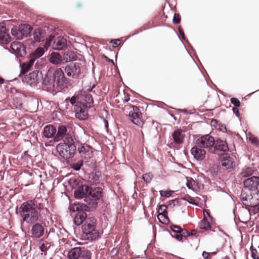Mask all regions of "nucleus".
Returning <instances> with one entry per match:
<instances>
[{
  "instance_id": "1",
  "label": "nucleus",
  "mask_w": 259,
  "mask_h": 259,
  "mask_svg": "<svg viewBox=\"0 0 259 259\" xmlns=\"http://www.w3.org/2000/svg\"><path fill=\"white\" fill-rule=\"evenodd\" d=\"M39 198H34L23 202L18 208L23 222L29 224L35 223L40 217V210L44 209V205Z\"/></svg>"
},
{
  "instance_id": "2",
  "label": "nucleus",
  "mask_w": 259,
  "mask_h": 259,
  "mask_svg": "<svg viewBox=\"0 0 259 259\" xmlns=\"http://www.w3.org/2000/svg\"><path fill=\"white\" fill-rule=\"evenodd\" d=\"M97 225V220L94 217H89L86 219L81 227L82 239L93 241L99 238L100 235Z\"/></svg>"
},
{
  "instance_id": "3",
  "label": "nucleus",
  "mask_w": 259,
  "mask_h": 259,
  "mask_svg": "<svg viewBox=\"0 0 259 259\" xmlns=\"http://www.w3.org/2000/svg\"><path fill=\"white\" fill-rule=\"evenodd\" d=\"M84 102L77 101L74 107L75 117L79 120H84L88 118V109L92 107L94 101L92 95L90 93L83 95Z\"/></svg>"
},
{
  "instance_id": "4",
  "label": "nucleus",
  "mask_w": 259,
  "mask_h": 259,
  "mask_svg": "<svg viewBox=\"0 0 259 259\" xmlns=\"http://www.w3.org/2000/svg\"><path fill=\"white\" fill-rule=\"evenodd\" d=\"M76 150L74 141L60 143L57 146V150L60 156L66 160L73 157Z\"/></svg>"
},
{
  "instance_id": "5",
  "label": "nucleus",
  "mask_w": 259,
  "mask_h": 259,
  "mask_svg": "<svg viewBox=\"0 0 259 259\" xmlns=\"http://www.w3.org/2000/svg\"><path fill=\"white\" fill-rule=\"evenodd\" d=\"M51 76L54 79L58 91L67 88L68 81L61 68H59L55 69L51 74Z\"/></svg>"
},
{
  "instance_id": "6",
  "label": "nucleus",
  "mask_w": 259,
  "mask_h": 259,
  "mask_svg": "<svg viewBox=\"0 0 259 259\" xmlns=\"http://www.w3.org/2000/svg\"><path fill=\"white\" fill-rule=\"evenodd\" d=\"M103 190L101 187H97L93 189L91 188L84 201L93 207H95L102 197Z\"/></svg>"
},
{
  "instance_id": "7",
  "label": "nucleus",
  "mask_w": 259,
  "mask_h": 259,
  "mask_svg": "<svg viewBox=\"0 0 259 259\" xmlns=\"http://www.w3.org/2000/svg\"><path fill=\"white\" fill-rule=\"evenodd\" d=\"M90 251L81 247H74L68 252V259H91Z\"/></svg>"
},
{
  "instance_id": "8",
  "label": "nucleus",
  "mask_w": 259,
  "mask_h": 259,
  "mask_svg": "<svg viewBox=\"0 0 259 259\" xmlns=\"http://www.w3.org/2000/svg\"><path fill=\"white\" fill-rule=\"evenodd\" d=\"M61 140H63V142L68 143L74 141L72 135L67 132V127L64 125L58 126L54 139V142H59Z\"/></svg>"
},
{
  "instance_id": "9",
  "label": "nucleus",
  "mask_w": 259,
  "mask_h": 259,
  "mask_svg": "<svg viewBox=\"0 0 259 259\" xmlns=\"http://www.w3.org/2000/svg\"><path fill=\"white\" fill-rule=\"evenodd\" d=\"M196 144L200 148L207 149L211 153L213 146L215 145L214 138L209 134H206L197 138Z\"/></svg>"
},
{
  "instance_id": "10",
  "label": "nucleus",
  "mask_w": 259,
  "mask_h": 259,
  "mask_svg": "<svg viewBox=\"0 0 259 259\" xmlns=\"http://www.w3.org/2000/svg\"><path fill=\"white\" fill-rule=\"evenodd\" d=\"M31 27L28 24H21L18 27H14L11 29L12 35L17 39H22L25 37H28L31 32Z\"/></svg>"
},
{
  "instance_id": "11",
  "label": "nucleus",
  "mask_w": 259,
  "mask_h": 259,
  "mask_svg": "<svg viewBox=\"0 0 259 259\" xmlns=\"http://www.w3.org/2000/svg\"><path fill=\"white\" fill-rule=\"evenodd\" d=\"M52 42V48L54 50H62L67 45V40L61 36L55 37L54 36H50L46 44L51 46Z\"/></svg>"
},
{
  "instance_id": "12",
  "label": "nucleus",
  "mask_w": 259,
  "mask_h": 259,
  "mask_svg": "<svg viewBox=\"0 0 259 259\" xmlns=\"http://www.w3.org/2000/svg\"><path fill=\"white\" fill-rule=\"evenodd\" d=\"M65 71L68 76L77 78L81 73L80 64L79 63H70L66 66Z\"/></svg>"
},
{
  "instance_id": "13",
  "label": "nucleus",
  "mask_w": 259,
  "mask_h": 259,
  "mask_svg": "<svg viewBox=\"0 0 259 259\" xmlns=\"http://www.w3.org/2000/svg\"><path fill=\"white\" fill-rule=\"evenodd\" d=\"M56 85L54 79L51 76V74L48 72L42 81V87L43 89L50 93H56L59 91Z\"/></svg>"
},
{
  "instance_id": "14",
  "label": "nucleus",
  "mask_w": 259,
  "mask_h": 259,
  "mask_svg": "<svg viewBox=\"0 0 259 259\" xmlns=\"http://www.w3.org/2000/svg\"><path fill=\"white\" fill-rule=\"evenodd\" d=\"M9 50L17 57H23L26 54V48L21 42L15 41L10 45Z\"/></svg>"
},
{
  "instance_id": "15",
  "label": "nucleus",
  "mask_w": 259,
  "mask_h": 259,
  "mask_svg": "<svg viewBox=\"0 0 259 259\" xmlns=\"http://www.w3.org/2000/svg\"><path fill=\"white\" fill-rule=\"evenodd\" d=\"M38 71H34L25 75L22 79L23 82L31 87L35 86L38 81Z\"/></svg>"
},
{
  "instance_id": "16",
  "label": "nucleus",
  "mask_w": 259,
  "mask_h": 259,
  "mask_svg": "<svg viewBox=\"0 0 259 259\" xmlns=\"http://www.w3.org/2000/svg\"><path fill=\"white\" fill-rule=\"evenodd\" d=\"M259 184V177L253 176L244 182V188L249 191H255L257 189Z\"/></svg>"
},
{
  "instance_id": "17",
  "label": "nucleus",
  "mask_w": 259,
  "mask_h": 259,
  "mask_svg": "<svg viewBox=\"0 0 259 259\" xmlns=\"http://www.w3.org/2000/svg\"><path fill=\"white\" fill-rule=\"evenodd\" d=\"M229 151V147L227 142L221 139L215 141V145L213 146L211 153L215 154L218 151L227 152Z\"/></svg>"
},
{
  "instance_id": "18",
  "label": "nucleus",
  "mask_w": 259,
  "mask_h": 259,
  "mask_svg": "<svg viewBox=\"0 0 259 259\" xmlns=\"http://www.w3.org/2000/svg\"><path fill=\"white\" fill-rule=\"evenodd\" d=\"M91 188L86 185H81L74 190V195L76 198H84L88 195Z\"/></svg>"
},
{
  "instance_id": "19",
  "label": "nucleus",
  "mask_w": 259,
  "mask_h": 259,
  "mask_svg": "<svg viewBox=\"0 0 259 259\" xmlns=\"http://www.w3.org/2000/svg\"><path fill=\"white\" fill-rule=\"evenodd\" d=\"M81 156L84 159L90 158L93 155L92 148L87 144L81 145L77 149Z\"/></svg>"
},
{
  "instance_id": "20",
  "label": "nucleus",
  "mask_w": 259,
  "mask_h": 259,
  "mask_svg": "<svg viewBox=\"0 0 259 259\" xmlns=\"http://www.w3.org/2000/svg\"><path fill=\"white\" fill-rule=\"evenodd\" d=\"M203 148H200L197 144L191 149V153L194 157L197 160H202L206 155V151Z\"/></svg>"
},
{
  "instance_id": "21",
  "label": "nucleus",
  "mask_w": 259,
  "mask_h": 259,
  "mask_svg": "<svg viewBox=\"0 0 259 259\" xmlns=\"http://www.w3.org/2000/svg\"><path fill=\"white\" fill-rule=\"evenodd\" d=\"M11 41V37L6 27L0 23V44H7Z\"/></svg>"
},
{
  "instance_id": "22",
  "label": "nucleus",
  "mask_w": 259,
  "mask_h": 259,
  "mask_svg": "<svg viewBox=\"0 0 259 259\" xmlns=\"http://www.w3.org/2000/svg\"><path fill=\"white\" fill-rule=\"evenodd\" d=\"M221 164L227 169L233 168L235 165L234 159L228 154H224L221 157Z\"/></svg>"
},
{
  "instance_id": "23",
  "label": "nucleus",
  "mask_w": 259,
  "mask_h": 259,
  "mask_svg": "<svg viewBox=\"0 0 259 259\" xmlns=\"http://www.w3.org/2000/svg\"><path fill=\"white\" fill-rule=\"evenodd\" d=\"M56 132L57 129L54 125L48 124L44 127L42 135L44 137L47 139L53 138L54 139Z\"/></svg>"
},
{
  "instance_id": "24",
  "label": "nucleus",
  "mask_w": 259,
  "mask_h": 259,
  "mask_svg": "<svg viewBox=\"0 0 259 259\" xmlns=\"http://www.w3.org/2000/svg\"><path fill=\"white\" fill-rule=\"evenodd\" d=\"M44 230V228L41 224L35 223L31 227V233L34 237L39 238L43 236Z\"/></svg>"
},
{
  "instance_id": "25",
  "label": "nucleus",
  "mask_w": 259,
  "mask_h": 259,
  "mask_svg": "<svg viewBox=\"0 0 259 259\" xmlns=\"http://www.w3.org/2000/svg\"><path fill=\"white\" fill-rule=\"evenodd\" d=\"M89 181L92 184L100 183L102 179V173L100 171L94 170L89 174Z\"/></svg>"
},
{
  "instance_id": "26",
  "label": "nucleus",
  "mask_w": 259,
  "mask_h": 259,
  "mask_svg": "<svg viewBox=\"0 0 259 259\" xmlns=\"http://www.w3.org/2000/svg\"><path fill=\"white\" fill-rule=\"evenodd\" d=\"M172 137L174 142L178 145L183 143L185 137L184 132L181 129H177L172 134Z\"/></svg>"
},
{
  "instance_id": "27",
  "label": "nucleus",
  "mask_w": 259,
  "mask_h": 259,
  "mask_svg": "<svg viewBox=\"0 0 259 259\" xmlns=\"http://www.w3.org/2000/svg\"><path fill=\"white\" fill-rule=\"evenodd\" d=\"M87 214L83 210L77 212L74 218V224L77 226L81 225L83 221H85L87 219Z\"/></svg>"
},
{
  "instance_id": "28",
  "label": "nucleus",
  "mask_w": 259,
  "mask_h": 259,
  "mask_svg": "<svg viewBox=\"0 0 259 259\" xmlns=\"http://www.w3.org/2000/svg\"><path fill=\"white\" fill-rule=\"evenodd\" d=\"M34 58H30L28 62L20 64L21 73L25 74L28 72L34 63Z\"/></svg>"
},
{
  "instance_id": "29",
  "label": "nucleus",
  "mask_w": 259,
  "mask_h": 259,
  "mask_svg": "<svg viewBox=\"0 0 259 259\" xmlns=\"http://www.w3.org/2000/svg\"><path fill=\"white\" fill-rule=\"evenodd\" d=\"M34 41L36 42L42 41L45 38V31L40 29H35L33 33Z\"/></svg>"
},
{
  "instance_id": "30",
  "label": "nucleus",
  "mask_w": 259,
  "mask_h": 259,
  "mask_svg": "<svg viewBox=\"0 0 259 259\" xmlns=\"http://www.w3.org/2000/svg\"><path fill=\"white\" fill-rule=\"evenodd\" d=\"M50 62L53 64H59L62 61V56L57 52H53L50 55Z\"/></svg>"
},
{
  "instance_id": "31",
  "label": "nucleus",
  "mask_w": 259,
  "mask_h": 259,
  "mask_svg": "<svg viewBox=\"0 0 259 259\" xmlns=\"http://www.w3.org/2000/svg\"><path fill=\"white\" fill-rule=\"evenodd\" d=\"M63 58L66 62H70L75 60L77 57L74 52L67 51L64 52Z\"/></svg>"
},
{
  "instance_id": "32",
  "label": "nucleus",
  "mask_w": 259,
  "mask_h": 259,
  "mask_svg": "<svg viewBox=\"0 0 259 259\" xmlns=\"http://www.w3.org/2000/svg\"><path fill=\"white\" fill-rule=\"evenodd\" d=\"M128 116L130 120L134 124L139 125L141 123V120L139 113H136L134 112H129Z\"/></svg>"
},
{
  "instance_id": "33",
  "label": "nucleus",
  "mask_w": 259,
  "mask_h": 259,
  "mask_svg": "<svg viewBox=\"0 0 259 259\" xmlns=\"http://www.w3.org/2000/svg\"><path fill=\"white\" fill-rule=\"evenodd\" d=\"M85 207V205H80L79 204L73 203L70 205L69 209L72 212H79L83 210Z\"/></svg>"
},
{
  "instance_id": "34",
  "label": "nucleus",
  "mask_w": 259,
  "mask_h": 259,
  "mask_svg": "<svg viewBox=\"0 0 259 259\" xmlns=\"http://www.w3.org/2000/svg\"><path fill=\"white\" fill-rule=\"evenodd\" d=\"M45 53V50L44 48L39 47L37 48L35 51L32 54L31 58H39L41 57Z\"/></svg>"
},
{
  "instance_id": "35",
  "label": "nucleus",
  "mask_w": 259,
  "mask_h": 259,
  "mask_svg": "<svg viewBox=\"0 0 259 259\" xmlns=\"http://www.w3.org/2000/svg\"><path fill=\"white\" fill-rule=\"evenodd\" d=\"M253 170L249 167H244L242 170L241 175L243 177H249L252 175Z\"/></svg>"
},
{
  "instance_id": "36",
  "label": "nucleus",
  "mask_w": 259,
  "mask_h": 259,
  "mask_svg": "<svg viewBox=\"0 0 259 259\" xmlns=\"http://www.w3.org/2000/svg\"><path fill=\"white\" fill-rule=\"evenodd\" d=\"M199 227L202 229L207 230L210 228V225L206 219H203L201 221Z\"/></svg>"
},
{
  "instance_id": "37",
  "label": "nucleus",
  "mask_w": 259,
  "mask_h": 259,
  "mask_svg": "<svg viewBox=\"0 0 259 259\" xmlns=\"http://www.w3.org/2000/svg\"><path fill=\"white\" fill-rule=\"evenodd\" d=\"M157 217L159 222L162 224H166L169 222V219L166 214H158Z\"/></svg>"
},
{
  "instance_id": "38",
  "label": "nucleus",
  "mask_w": 259,
  "mask_h": 259,
  "mask_svg": "<svg viewBox=\"0 0 259 259\" xmlns=\"http://www.w3.org/2000/svg\"><path fill=\"white\" fill-rule=\"evenodd\" d=\"M187 179V187L189 189L193 190L194 189L193 187L196 185V182L191 178L186 177Z\"/></svg>"
},
{
  "instance_id": "39",
  "label": "nucleus",
  "mask_w": 259,
  "mask_h": 259,
  "mask_svg": "<svg viewBox=\"0 0 259 259\" xmlns=\"http://www.w3.org/2000/svg\"><path fill=\"white\" fill-rule=\"evenodd\" d=\"M71 167L76 171L79 170L83 165V162L81 160H79L77 162L70 164Z\"/></svg>"
},
{
  "instance_id": "40",
  "label": "nucleus",
  "mask_w": 259,
  "mask_h": 259,
  "mask_svg": "<svg viewBox=\"0 0 259 259\" xmlns=\"http://www.w3.org/2000/svg\"><path fill=\"white\" fill-rule=\"evenodd\" d=\"M152 178L153 175L151 172L146 173L143 175V179L147 183H149Z\"/></svg>"
},
{
  "instance_id": "41",
  "label": "nucleus",
  "mask_w": 259,
  "mask_h": 259,
  "mask_svg": "<svg viewBox=\"0 0 259 259\" xmlns=\"http://www.w3.org/2000/svg\"><path fill=\"white\" fill-rule=\"evenodd\" d=\"M167 208L165 205H160L158 210V214H167Z\"/></svg>"
},
{
  "instance_id": "42",
  "label": "nucleus",
  "mask_w": 259,
  "mask_h": 259,
  "mask_svg": "<svg viewBox=\"0 0 259 259\" xmlns=\"http://www.w3.org/2000/svg\"><path fill=\"white\" fill-rule=\"evenodd\" d=\"M250 250L251 252V257L253 259H259V256L258 255V252L256 249H254L253 246H251Z\"/></svg>"
},
{
  "instance_id": "43",
  "label": "nucleus",
  "mask_w": 259,
  "mask_h": 259,
  "mask_svg": "<svg viewBox=\"0 0 259 259\" xmlns=\"http://www.w3.org/2000/svg\"><path fill=\"white\" fill-rule=\"evenodd\" d=\"M170 227L174 232L180 233L182 231V228L179 226L171 225Z\"/></svg>"
},
{
  "instance_id": "44",
  "label": "nucleus",
  "mask_w": 259,
  "mask_h": 259,
  "mask_svg": "<svg viewBox=\"0 0 259 259\" xmlns=\"http://www.w3.org/2000/svg\"><path fill=\"white\" fill-rule=\"evenodd\" d=\"M231 102L234 105L235 107H239L240 106V101L236 98H232L231 99Z\"/></svg>"
},
{
  "instance_id": "45",
  "label": "nucleus",
  "mask_w": 259,
  "mask_h": 259,
  "mask_svg": "<svg viewBox=\"0 0 259 259\" xmlns=\"http://www.w3.org/2000/svg\"><path fill=\"white\" fill-rule=\"evenodd\" d=\"M173 23L174 24H178L181 21V17L179 14L175 13L173 18Z\"/></svg>"
},
{
  "instance_id": "46",
  "label": "nucleus",
  "mask_w": 259,
  "mask_h": 259,
  "mask_svg": "<svg viewBox=\"0 0 259 259\" xmlns=\"http://www.w3.org/2000/svg\"><path fill=\"white\" fill-rule=\"evenodd\" d=\"M160 194L162 197H168L171 195V192L170 191H160Z\"/></svg>"
},
{
  "instance_id": "47",
  "label": "nucleus",
  "mask_w": 259,
  "mask_h": 259,
  "mask_svg": "<svg viewBox=\"0 0 259 259\" xmlns=\"http://www.w3.org/2000/svg\"><path fill=\"white\" fill-rule=\"evenodd\" d=\"M78 99V96H72L71 98H67L66 101H69L72 105H74L76 102V100Z\"/></svg>"
},
{
  "instance_id": "48",
  "label": "nucleus",
  "mask_w": 259,
  "mask_h": 259,
  "mask_svg": "<svg viewBox=\"0 0 259 259\" xmlns=\"http://www.w3.org/2000/svg\"><path fill=\"white\" fill-rule=\"evenodd\" d=\"M180 233L181 234L182 237L190 236V232H189L188 230L186 229H182V231H181Z\"/></svg>"
},
{
  "instance_id": "49",
  "label": "nucleus",
  "mask_w": 259,
  "mask_h": 259,
  "mask_svg": "<svg viewBox=\"0 0 259 259\" xmlns=\"http://www.w3.org/2000/svg\"><path fill=\"white\" fill-rule=\"evenodd\" d=\"M110 43L113 44L114 46L113 47H115L116 46H118L120 44V41L119 39H114L110 41Z\"/></svg>"
},
{
  "instance_id": "50",
  "label": "nucleus",
  "mask_w": 259,
  "mask_h": 259,
  "mask_svg": "<svg viewBox=\"0 0 259 259\" xmlns=\"http://www.w3.org/2000/svg\"><path fill=\"white\" fill-rule=\"evenodd\" d=\"M172 237L176 238L178 241H181L183 239V237L181 233L180 234H176L175 235H171Z\"/></svg>"
},
{
  "instance_id": "51",
  "label": "nucleus",
  "mask_w": 259,
  "mask_h": 259,
  "mask_svg": "<svg viewBox=\"0 0 259 259\" xmlns=\"http://www.w3.org/2000/svg\"><path fill=\"white\" fill-rule=\"evenodd\" d=\"M39 248L42 252H46L48 250L47 247L44 244H42L39 246Z\"/></svg>"
},
{
  "instance_id": "52",
  "label": "nucleus",
  "mask_w": 259,
  "mask_h": 259,
  "mask_svg": "<svg viewBox=\"0 0 259 259\" xmlns=\"http://www.w3.org/2000/svg\"><path fill=\"white\" fill-rule=\"evenodd\" d=\"M132 107L133 108V110L131 111L130 112H134L136 113H139V109L138 107L136 106H132Z\"/></svg>"
},
{
  "instance_id": "53",
  "label": "nucleus",
  "mask_w": 259,
  "mask_h": 259,
  "mask_svg": "<svg viewBox=\"0 0 259 259\" xmlns=\"http://www.w3.org/2000/svg\"><path fill=\"white\" fill-rule=\"evenodd\" d=\"M179 32L180 34L181 35V36H182V38L185 40L186 39V37L185 36L184 32L183 29L179 28Z\"/></svg>"
},
{
  "instance_id": "54",
  "label": "nucleus",
  "mask_w": 259,
  "mask_h": 259,
  "mask_svg": "<svg viewBox=\"0 0 259 259\" xmlns=\"http://www.w3.org/2000/svg\"><path fill=\"white\" fill-rule=\"evenodd\" d=\"M233 112L236 115L237 117L239 116V110L236 107H233L232 109Z\"/></svg>"
},
{
  "instance_id": "55",
  "label": "nucleus",
  "mask_w": 259,
  "mask_h": 259,
  "mask_svg": "<svg viewBox=\"0 0 259 259\" xmlns=\"http://www.w3.org/2000/svg\"><path fill=\"white\" fill-rule=\"evenodd\" d=\"M102 119H103V121L104 123L105 127L106 128V130L107 131L108 130V122L105 118H102Z\"/></svg>"
},
{
  "instance_id": "56",
  "label": "nucleus",
  "mask_w": 259,
  "mask_h": 259,
  "mask_svg": "<svg viewBox=\"0 0 259 259\" xmlns=\"http://www.w3.org/2000/svg\"><path fill=\"white\" fill-rule=\"evenodd\" d=\"M208 255H209V254L208 252H206L205 251H204L203 252H202V256L205 258V259H207L208 258Z\"/></svg>"
},
{
  "instance_id": "57",
  "label": "nucleus",
  "mask_w": 259,
  "mask_h": 259,
  "mask_svg": "<svg viewBox=\"0 0 259 259\" xmlns=\"http://www.w3.org/2000/svg\"><path fill=\"white\" fill-rule=\"evenodd\" d=\"M254 210L256 212L259 211V203L257 205H256L254 206Z\"/></svg>"
},
{
  "instance_id": "58",
  "label": "nucleus",
  "mask_w": 259,
  "mask_h": 259,
  "mask_svg": "<svg viewBox=\"0 0 259 259\" xmlns=\"http://www.w3.org/2000/svg\"><path fill=\"white\" fill-rule=\"evenodd\" d=\"M196 231L193 230H192L191 232H190V236H193V235H195L196 234Z\"/></svg>"
},
{
  "instance_id": "59",
  "label": "nucleus",
  "mask_w": 259,
  "mask_h": 259,
  "mask_svg": "<svg viewBox=\"0 0 259 259\" xmlns=\"http://www.w3.org/2000/svg\"><path fill=\"white\" fill-rule=\"evenodd\" d=\"M130 100V97L128 96H126L124 101L125 102H128Z\"/></svg>"
},
{
  "instance_id": "60",
  "label": "nucleus",
  "mask_w": 259,
  "mask_h": 259,
  "mask_svg": "<svg viewBox=\"0 0 259 259\" xmlns=\"http://www.w3.org/2000/svg\"><path fill=\"white\" fill-rule=\"evenodd\" d=\"M179 111L184 113H187V111L185 109H179Z\"/></svg>"
},
{
  "instance_id": "61",
  "label": "nucleus",
  "mask_w": 259,
  "mask_h": 259,
  "mask_svg": "<svg viewBox=\"0 0 259 259\" xmlns=\"http://www.w3.org/2000/svg\"><path fill=\"white\" fill-rule=\"evenodd\" d=\"M3 83H4V79L1 78V77H0V83L2 84Z\"/></svg>"
},
{
  "instance_id": "62",
  "label": "nucleus",
  "mask_w": 259,
  "mask_h": 259,
  "mask_svg": "<svg viewBox=\"0 0 259 259\" xmlns=\"http://www.w3.org/2000/svg\"><path fill=\"white\" fill-rule=\"evenodd\" d=\"M190 200H191L190 201H189V202L190 203L193 204L194 200L191 198H190Z\"/></svg>"
},
{
  "instance_id": "63",
  "label": "nucleus",
  "mask_w": 259,
  "mask_h": 259,
  "mask_svg": "<svg viewBox=\"0 0 259 259\" xmlns=\"http://www.w3.org/2000/svg\"><path fill=\"white\" fill-rule=\"evenodd\" d=\"M175 201H176V200H173L171 201V202H172V203H174ZM174 205H175V204H174Z\"/></svg>"
},
{
  "instance_id": "64",
  "label": "nucleus",
  "mask_w": 259,
  "mask_h": 259,
  "mask_svg": "<svg viewBox=\"0 0 259 259\" xmlns=\"http://www.w3.org/2000/svg\"><path fill=\"white\" fill-rule=\"evenodd\" d=\"M109 61H110V62H113V60H110V59H109Z\"/></svg>"
}]
</instances>
